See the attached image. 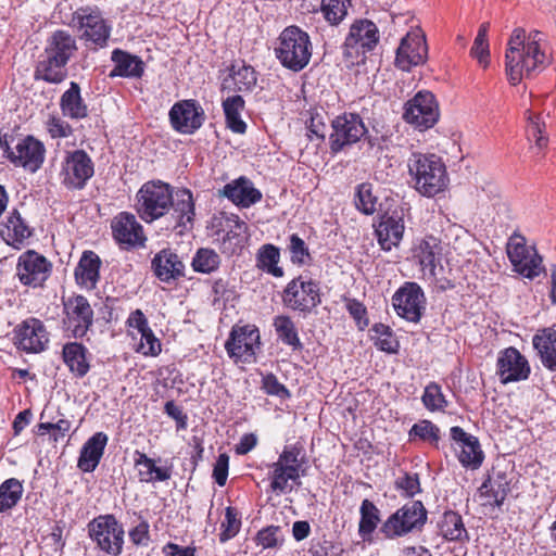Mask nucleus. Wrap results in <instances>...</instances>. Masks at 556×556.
<instances>
[{
	"label": "nucleus",
	"mask_w": 556,
	"mask_h": 556,
	"mask_svg": "<svg viewBox=\"0 0 556 556\" xmlns=\"http://www.w3.org/2000/svg\"><path fill=\"white\" fill-rule=\"evenodd\" d=\"M222 192L233 204L244 208L262 200V192L244 176L225 185Z\"/></svg>",
	"instance_id": "30"
},
{
	"label": "nucleus",
	"mask_w": 556,
	"mask_h": 556,
	"mask_svg": "<svg viewBox=\"0 0 556 556\" xmlns=\"http://www.w3.org/2000/svg\"><path fill=\"white\" fill-rule=\"evenodd\" d=\"M219 264L220 257L214 250L201 248L193 256L191 266L197 273L210 274L215 271Z\"/></svg>",
	"instance_id": "50"
},
{
	"label": "nucleus",
	"mask_w": 556,
	"mask_h": 556,
	"mask_svg": "<svg viewBox=\"0 0 556 556\" xmlns=\"http://www.w3.org/2000/svg\"><path fill=\"white\" fill-rule=\"evenodd\" d=\"M526 31L522 28H516L508 42L506 51V74L511 85H517L526 75L527 43H525Z\"/></svg>",
	"instance_id": "26"
},
{
	"label": "nucleus",
	"mask_w": 556,
	"mask_h": 556,
	"mask_svg": "<svg viewBox=\"0 0 556 556\" xmlns=\"http://www.w3.org/2000/svg\"><path fill=\"white\" fill-rule=\"evenodd\" d=\"M413 252L424 275L435 277L442 254L441 241L434 236H426L415 245Z\"/></svg>",
	"instance_id": "29"
},
{
	"label": "nucleus",
	"mask_w": 556,
	"mask_h": 556,
	"mask_svg": "<svg viewBox=\"0 0 556 556\" xmlns=\"http://www.w3.org/2000/svg\"><path fill=\"white\" fill-rule=\"evenodd\" d=\"M101 260L93 251H84L75 268L76 283L86 289L93 290L100 279Z\"/></svg>",
	"instance_id": "32"
},
{
	"label": "nucleus",
	"mask_w": 556,
	"mask_h": 556,
	"mask_svg": "<svg viewBox=\"0 0 556 556\" xmlns=\"http://www.w3.org/2000/svg\"><path fill=\"white\" fill-rule=\"evenodd\" d=\"M13 333L15 346L25 353L45 351L50 340L45 324L35 317L23 320L14 328Z\"/></svg>",
	"instance_id": "19"
},
{
	"label": "nucleus",
	"mask_w": 556,
	"mask_h": 556,
	"mask_svg": "<svg viewBox=\"0 0 556 556\" xmlns=\"http://www.w3.org/2000/svg\"><path fill=\"white\" fill-rule=\"evenodd\" d=\"M225 235L220 241L223 253L233 255L244 247L248 226L238 215L231 214L226 218Z\"/></svg>",
	"instance_id": "35"
},
{
	"label": "nucleus",
	"mask_w": 556,
	"mask_h": 556,
	"mask_svg": "<svg viewBox=\"0 0 556 556\" xmlns=\"http://www.w3.org/2000/svg\"><path fill=\"white\" fill-rule=\"evenodd\" d=\"M289 250L292 263L304 265L311 261V255L304 240L295 233L290 237Z\"/></svg>",
	"instance_id": "62"
},
{
	"label": "nucleus",
	"mask_w": 556,
	"mask_h": 556,
	"mask_svg": "<svg viewBox=\"0 0 556 556\" xmlns=\"http://www.w3.org/2000/svg\"><path fill=\"white\" fill-rule=\"evenodd\" d=\"M108 435L104 432H96L83 445L78 458V468L84 472H92L100 463L108 444Z\"/></svg>",
	"instance_id": "36"
},
{
	"label": "nucleus",
	"mask_w": 556,
	"mask_h": 556,
	"mask_svg": "<svg viewBox=\"0 0 556 556\" xmlns=\"http://www.w3.org/2000/svg\"><path fill=\"white\" fill-rule=\"evenodd\" d=\"M262 390L266 394L277 396L281 400H286L291 396V393L287 389V387L285 384L280 383L278 378L271 372L263 376Z\"/></svg>",
	"instance_id": "61"
},
{
	"label": "nucleus",
	"mask_w": 556,
	"mask_h": 556,
	"mask_svg": "<svg viewBox=\"0 0 556 556\" xmlns=\"http://www.w3.org/2000/svg\"><path fill=\"white\" fill-rule=\"evenodd\" d=\"M437 528L439 534L446 541L467 543L470 540L463 517L456 511H445L438 520Z\"/></svg>",
	"instance_id": "39"
},
{
	"label": "nucleus",
	"mask_w": 556,
	"mask_h": 556,
	"mask_svg": "<svg viewBox=\"0 0 556 556\" xmlns=\"http://www.w3.org/2000/svg\"><path fill=\"white\" fill-rule=\"evenodd\" d=\"M509 481L505 471H495L488 475V478L478 489L479 496L484 500L483 506L501 507L509 492Z\"/></svg>",
	"instance_id": "28"
},
{
	"label": "nucleus",
	"mask_w": 556,
	"mask_h": 556,
	"mask_svg": "<svg viewBox=\"0 0 556 556\" xmlns=\"http://www.w3.org/2000/svg\"><path fill=\"white\" fill-rule=\"evenodd\" d=\"M427 521V510L420 501L403 505L391 514L380 527V533L390 540L420 530Z\"/></svg>",
	"instance_id": "7"
},
{
	"label": "nucleus",
	"mask_w": 556,
	"mask_h": 556,
	"mask_svg": "<svg viewBox=\"0 0 556 556\" xmlns=\"http://www.w3.org/2000/svg\"><path fill=\"white\" fill-rule=\"evenodd\" d=\"M530 366L527 358L514 346L500 352L497 357V375L502 383L528 379Z\"/></svg>",
	"instance_id": "24"
},
{
	"label": "nucleus",
	"mask_w": 556,
	"mask_h": 556,
	"mask_svg": "<svg viewBox=\"0 0 556 556\" xmlns=\"http://www.w3.org/2000/svg\"><path fill=\"white\" fill-rule=\"evenodd\" d=\"M396 314L410 323H418L426 309V296L416 282H405L392 296Z\"/></svg>",
	"instance_id": "17"
},
{
	"label": "nucleus",
	"mask_w": 556,
	"mask_h": 556,
	"mask_svg": "<svg viewBox=\"0 0 556 556\" xmlns=\"http://www.w3.org/2000/svg\"><path fill=\"white\" fill-rule=\"evenodd\" d=\"M379 42V30L369 20H356L351 25L342 45V54L350 65L358 64L366 59V53L374 50Z\"/></svg>",
	"instance_id": "6"
},
{
	"label": "nucleus",
	"mask_w": 556,
	"mask_h": 556,
	"mask_svg": "<svg viewBox=\"0 0 556 556\" xmlns=\"http://www.w3.org/2000/svg\"><path fill=\"white\" fill-rule=\"evenodd\" d=\"M151 268L155 277L165 283H173L185 277V264L170 249H163L154 255Z\"/></svg>",
	"instance_id": "27"
},
{
	"label": "nucleus",
	"mask_w": 556,
	"mask_h": 556,
	"mask_svg": "<svg viewBox=\"0 0 556 556\" xmlns=\"http://www.w3.org/2000/svg\"><path fill=\"white\" fill-rule=\"evenodd\" d=\"M23 484L15 478H10L0 484V514L12 509L23 495Z\"/></svg>",
	"instance_id": "48"
},
{
	"label": "nucleus",
	"mask_w": 556,
	"mask_h": 556,
	"mask_svg": "<svg viewBox=\"0 0 556 556\" xmlns=\"http://www.w3.org/2000/svg\"><path fill=\"white\" fill-rule=\"evenodd\" d=\"M94 174V164L85 150L66 152L61 167V182L68 190H81Z\"/></svg>",
	"instance_id": "15"
},
{
	"label": "nucleus",
	"mask_w": 556,
	"mask_h": 556,
	"mask_svg": "<svg viewBox=\"0 0 556 556\" xmlns=\"http://www.w3.org/2000/svg\"><path fill=\"white\" fill-rule=\"evenodd\" d=\"M421 400L425 407L431 412L444 410L447 406L442 389L435 382H431L425 388Z\"/></svg>",
	"instance_id": "56"
},
{
	"label": "nucleus",
	"mask_w": 556,
	"mask_h": 556,
	"mask_svg": "<svg viewBox=\"0 0 556 556\" xmlns=\"http://www.w3.org/2000/svg\"><path fill=\"white\" fill-rule=\"evenodd\" d=\"M507 256L515 271L528 279H534L543 270V258L532 247H528L526 238L514 233L507 242Z\"/></svg>",
	"instance_id": "13"
},
{
	"label": "nucleus",
	"mask_w": 556,
	"mask_h": 556,
	"mask_svg": "<svg viewBox=\"0 0 556 556\" xmlns=\"http://www.w3.org/2000/svg\"><path fill=\"white\" fill-rule=\"evenodd\" d=\"M439 117V103L430 91H418L404 104L403 119L420 131L432 128Z\"/></svg>",
	"instance_id": "12"
},
{
	"label": "nucleus",
	"mask_w": 556,
	"mask_h": 556,
	"mask_svg": "<svg viewBox=\"0 0 556 556\" xmlns=\"http://www.w3.org/2000/svg\"><path fill=\"white\" fill-rule=\"evenodd\" d=\"M532 344L541 363L549 370H556V330L543 328L532 338Z\"/></svg>",
	"instance_id": "37"
},
{
	"label": "nucleus",
	"mask_w": 556,
	"mask_h": 556,
	"mask_svg": "<svg viewBox=\"0 0 556 556\" xmlns=\"http://www.w3.org/2000/svg\"><path fill=\"white\" fill-rule=\"evenodd\" d=\"M359 515L358 535L364 541H368L371 539L374 532L381 521V514L374 502L365 498L362 501Z\"/></svg>",
	"instance_id": "45"
},
{
	"label": "nucleus",
	"mask_w": 556,
	"mask_h": 556,
	"mask_svg": "<svg viewBox=\"0 0 556 556\" xmlns=\"http://www.w3.org/2000/svg\"><path fill=\"white\" fill-rule=\"evenodd\" d=\"M241 527V521L238 518L237 509L228 506L225 511V520L220 525L219 541L227 542L237 535Z\"/></svg>",
	"instance_id": "58"
},
{
	"label": "nucleus",
	"mask_w": 556,
	"mask_h": 556,
	"mask_svg": "<svg viewBox=\"0 0 556 556\" xmlns=\"http://www.w3.org/2000/svg\"><path fill=\"white\" fill-rule=\"evenodd\" d=\"M134 464L140 482L166 481L172 477L169 468L155 466L154 460L143 452L135 451Z\"/></svg>",
	"instance_id": "42"
},
{
	"label": "nucleus",
	"mask_w": 556,
	"mask_h": 556,
	"mask_svg": "<svg viewBox=\"0 0 556 556\" xmlns=\"http://www.w3.org/2000/svg\"><path fill=\"white\" fill-rule=\"evenodd\" d=\"M371 331L375 345L382 352L393 354L399 350V342L394 338L391 328L384 324H375Z\"/></svg>",
	"instance_id": "53"
},
{
	"label": "nucleus",
	"mask_w": 556,
	"mask_h": 556,
	"mask_svg": "<svg viewBox=\"0 0 556 556\" xmlns=\"http://www.w3.org/2000/svg\"><path fill=\"white\" fill-rule=\"evenodd\" d=\"M350 0H321L320 11L330 25H339L348 15Z\"/></svg>",
	"instance_id": "51"
},
{
	"label": "nucleus",
	"mask_w": 556,
	"mask_h": 556,
	"mask_svg": "<svg viewBox=\"0 0 556 556\" xmlns=\"http://www.w3.org/2000/svg\"><path fill=\"white\" fill-rule=\"evenodd\" d=\"M31 233V228L16 210L11 212L0 226L1 238L12 247L22 244Z\"/></svg>",
	"instance_id": "38"
},
{
	"label": "nucleus",
	"mask_w": 556,
	"mask_h": 556,
	"mask_svg": "<svg viewBox=\"0 0 556 556\" xmlns=\"http://www.w3.org/2000/svg\"><path fill=\"white\" fill-rule=\"evenodd\" d=\"M260 331L253 325L235 326L225 343L230 358L236 363H252L260 350Z\"/></svg>",
	"instance_id": "16"
},
{
	"label": "nucleus",
	"mask_w": 556,
	"mask_h": 556,
	"mask_svg": "<svg viewBox=\"0 0 556 556\" xmlns=\"http://www.w3.org/2000/svg\"><path fill=\"white\" fill-rule=\"evenodd\" d=\"M428 58L426 36L420 29L408 31L396 49L395 66L402 71H410L422 65Z\"/></svg>",
	"instance_id": "18"
},
{
	"label": "nucleus",
	"mask_w": 556,
	"mask_h": 556,
	"mask_svg": "<svg viewBox=\"0 0 556 556\" xmlns=\"http://www.w3.org/2000/svg\"><path fill=\"white\" fill-rule=\"evenodd\" d=\"M135 350L143 356H157L162 352V344L152 331L135 342Z\"/></svg>",
	"instance_id": "60"
},
{
	"label": "nucleus",
	"mask_w": 556,
	"mask_h": 556,
	"mask_svg": "<svg viewBox=\"0 0 556 556\" xmlns=\"http://www.w3.org/2000/svg\"><path fill=\"white\" fill-rule=\"evenodd\" d=\"M77 49L75 38L66 30L59 29L52 33L48 38L43 51L47 55H52L65 63H68Z\"/></svg>",
	"instance_id": "40"
},
{
	"label": "nucleus",
	"mask_w": 556,
	"mask_h": 556,
	"mask_svg": "<svg viewBox=\"0 0 556 556\" xmlns=\"http://www.w3.org/2000/svg\"><path fill=\"white\" fill-rule=\"evenodd\" d=\"M71 25L87 45L100 48L106 46L111 35V25L98 8L77 9L72 15Z\"/></svg>",
	"instance_id": "8"
},
{
	"label": "nucleus",
	"mask_w": 556,
	"mask_h": 556,
	"mask_svg": "<svg viewBox=\"0 0 556 556\" xmlns=\"http://www.w3.org/2000/svg\"><path fill=\"white\" fill-rule=\"evenodd\" d=\"M173 187L162 180L144 182L136 194V212L148 224L170 214L167 228L179 229L181 233L193 227L194 201L189 189H179L175 195Z\"/></svg>",
	"instance_id": "1"
},
{
	"label": "nucleus",
	"mask_w": 556,
	"mask_h": 556,
	"mask_svg": "<svg viewBox=\"0 0 556 556\" xmlns=\"http://www.w3.org/2000/svg\"><path fill=\"white\" fill-rule=\"evenodd\" d=\"M451 439L456 443L457 458L463 467L471 470L480 468L484 454L477 437L467 433L462 427L454 426L450 430Z\"/></svg>",
	"instance_id": "23"
},
{
	"label": "nucleus",
	"mask_w": 556,
	"mask_h": 556,
	"mask_svg": "<svg viewBox=\"0 0 556 556\" xmlns=\"http://www.w3.org/2000/svg\"><path fill=\"white\" fill-rule=\"evenodd\" d=\"M306 453L302 443L286 445L277 462L270 465V488L274 492L286 493L288 482L300 483V478L306 475L304 465Z\"/></svg>",
	"instance_id": "4"
},
{
	"label": "nucleus",
	"mask_w": 556,
	"mask_h": 556,
	"mask_svg": "<svg viewBox=\"0 0 556 556\" xmlns=\"http://www.w3.org/2000/svg\"><path fill=\"white\" fill-rule=\"evenodd\" d=\"M0 148L12 164L30 172H36L43 163L45 147L31 136L23 139L11 137L10 140L7 135L0 136Z\"/></svg>",
	"instance_id": "9"
},
{
	"label": "nucleus",
	"mask_w": 556,
	"mask_h": 556,
	"mask_svg": "<svg viewBox=\"0 0 556 556\" xmlns=\"http://www.w3.org/2000/svg\"><path fill=\"white\" fill-rule=\"evenodd\" d=\"M279 249L273 244L263 245L257 254V266L275 277H282L283 269L278 266Z\"/></svg>",
	"instance_id": "49"
},
{
	"label": "nucleus",
	"mask_w": 556,
	"mask_h": 556,
	"mask_svg": "<svg viewBox=\"0 0 556 556\" xmlns=\"http://www.w3.org/2000/svg\"><path fill=\"white\" fill-rule=\"evenodd\" d=\"M394 485L395 489L401 491L402 495L406 497H413L421 491L417 473L404 472L396 478Z\"/></svg>",
	"instance_id": "59"
},
{
	"label": "nucleus",
	"mask_w": 556,
	"mask_h": 556,
	"mask_svg": "<svg viewBox=\"0 0 556 556\" xmlns=\"http://www.w3.org/2000/svg\"><path fill=\"white\" fill-rule=\"evenodd\" d=\"M281 301L291 311L311 314L321 302L319 285L311 278L298 276L285 287Z\"/></svg>",
	"instance_id": "10"
},
{
	"label": "nucleus",
	"mask_w": 556,
	"mask_h": 556,
	"mask_svg": "<svg viewBox=\"0 0 556 556\" xmlns=\"http://www.w3.org/2000/svg\"><path fill=\"white\" fill-rule=\"evenodd\" d=\"M88 534L104 556H121L125 530L112 514L100 515L88 523Z\"/></svg>",
	"instance_id": "5"
},
{
	"label": "nucleus",
	"mask_w": 556,
	"mask_h": 556,
	"mask_svg": "<svg viewBox=\"0 0 556 556\" xmlns=\"http://www.w3.org/2000/svg\"><path fill=\"white\" fill-rule=\"evenodd\" d=\"M35 67L34 77L36 80H43L49 84H60L67 76V63L45 52Z\"/></svg>",
	"instance_id": "41"
},
{
	"label": "nucleus",
	"mask_w": 556,
	"mask_h": 556,
	"mask_svg": "<svg viewBox=\"0 0 556 556\" xmlns=\"http://www.w3.org/2000/svg\"><path fill=\"white\" fill-rule=\"evenodd\" d=\"M542 33L539 30L531 31L528 38L526 52V60L523 61V65H526V76H530L540 65L545 62V54L540 50L539 41L541 40Z\"/></svg>",
	"instance_id": "47"
},
{
	"label": "nucleus",
	"mask_w": 556,
	"mask_h": 556,
	"mask_svg": "<svg viewBox=\"0 0 556 556\" xmlns=\"http://www.w3.org/2000/svg\"><path fill=\"white\" fill-rule=\"evenodd\" d=\"M88 349L79 342H67L62 349V359L70 372L78 379L84 378L90 370Z\"/></svg>",
	"instance_id": "34"
},
{
	"label": "nucleus",
	"mask_w": 556,
	"mask_h": 556,
	"mask_svg": "<svg viewBox=\"0 0 556 556\" xmlns=\"http://www.w3.org/2000/svg\"><path fill=\"white\" fill-rule=\"evenodd\" d=\"M64 326L75 339L84 338L93 324V311L83 295L64 301Z\"/></svg>",
	"instance_id": "21"
},
{
	"label": "nucleus",
	"mask_w": 556,
	"mask_h": 556,
	"mask_svg": "<svg viewBox=\"0 0 556 556\" xmlns=\"http://www.w3.org/2000/svg\"><path fill=\"white\" fill-rule=\"evenodd\" d=\"M408 434L410 440L419 438L422 441H428L434 446H438L440 441V429L430 420H421L414 424Z\"/></svg>",
	"instance_id": "54"
},
{
	"label": "nucleus",
	"mask_w": 556,
	"mask_h": 556,
	"mask_svg": "<svg viewBox=\"0 0 556 556\" xmlns=\"http://www.w3.org/2000/svg\"><path fill=\"white\" fill-rule=\"evenodd\" d=\"M114 239L126 248L143 245L146 241L143 228L136 216L128 212H121L111 223Z\"/></svg>",
	"instance_id": "25"
},
{
	"label": "nucleus",
	"mask_w": 556,
	"mask_h": 556,
	"mask_svg": "<svg viewBox=\"0 0 556 556\" xmlns=\"http://www.w3.org/2000/svg\"><path fill=\"white\" fill-rule=\"evenodd\" d=\"M488 30L489 23H483L475 38L473 46L471 48V55L478 60L479 64L486 67L489 64V43H488Z\"/></svg>",
	"instance_id": "55"
},
{
	"label": "nucleus",
	"mask_w": 556,
	"mask_h": 556,
	"mask_svg": "<svg viewBox=\"0 0 556 556\" xmlns=\"http://www.w3.org/2000/svg\"><path fill=\"white\" fill-rule=\"evenodd\" d=\"M168 115L173 128L180 134L195 132L205 121L202 106L192 99L175 103Z\"/></svg>",
	"instance_id": "22"
},
{
	"label": "nucleus",
	"mask_w": 556,
	"mask_h": 556,
	"mask_svg": "<svg viewBox=\"0 0 556 556\" xmlns=\"http://www.w3.org/2000/svg\"><path fill=\"white\" fill-rule=\"evenodd\" d=\"M279 526H269L257 532L256 542L263 548H275L280 544Z\"/></svg>",
	"instance_id": "64"
},
{
	"label": "nucleus",
	"mask_w": 556,
	"mask_h": 556,
	"mask_svg": "<svg viewBox=\"0 0 556 556\" xmlns=\"http://www.w3.org/2000/svg\"><path fill=\"white\" fill-rule=\"evenodd\" d=\"M52 270V264L34 250L22 253L16 265V275L24 286L41 287Z\"/></svg>",
	"instance_id": "20"
},
{
	"label": "nucleus",
	"mask_w": 556,
	"mask_h": 556,
	"mask_svg": "<svg viewBox=\"0 0 556 556\" xmlns=\"http://www.w3.org/2000/svg\"><path fill=\"white\" fill-rule=\"evenodd\" d=\"M114 63L109 77L140 78L144 73V63L140 56L122 49H114L111 54Z\"/></svg>",
	"instance_id": "33"
},
{
	"label": "nucleus",
	"mask_w": 556,
	"mask_h": 556,
	"mask_svg": "<svg viewBox=\"0 0 556 556\" xmlns=\"http://www.w3.org/2000/svg\"><path fill=\"white\" fill-rule=\"evenodd\" d=\"M405 230L402 216L397 214L383 215L376 227V236L383 251H391L400 244Z\"/></svg>",
	"instance_id": "31"
},
{
	"label": "nucleus",
	"mask_w": 556,
	"mask_h": 556,
	"mask_svg": "<svg viewBox=\"0 0 556 556\" xmlns=\"http://www.w3.org/2000/svg\"><path fill=\"white\" fill-rule=\"evenodd\" d=\"M312 49L308 34L298 26H289L279 35L274 51L285 68L298 73L309 63Z\"/></svg>",
	"instance_id": "3"
},
{
	"label": "nucleus",
	"mask_w": 556,
	"mask_h": 556,
	"mask_svg": "<svg viewBox=\"0 0 556 556\" xmlns=\"http://www.w3.org/2000/svg\"><path fill=\"white\" fill-rule=\"evenodd\" d=\"M331 128L329 148L334 154L358 142L368 134L363 118L358 114L351 112L336 116L331 121Z\"/></svg>",
	"instance_id": "11"
},
{
	"label": "nucleus",
	"mask_w": 556,
	"mask_h": 556,
	"mask_svg": "<svg viewBox=\"0 0 556 556\" xmlns=\"http://www.w3.org/2000/svg\"><path fill=\"white\" fill-rule=\"evenodd\" d=\"M407 167L414 187L421 195L432 198L447 186L445 164L437 154L414 152Z\"/></svg>",
	"instance_id": "2"
},
{
	"label": "nucleus",
	"mask_w": 556,
	"mask_h": 556,
	"mask_svg": "<svg viewBox=\"0 0 556 556\" xmlns=\"http://www.w3.org/2000/svg\"><path fill=\"white\" fill-rule=\"evenodd\" d=\"M273 326L275 328L278 339L283 344L291 346L293 351H301L303 349V344L300 340L296 326L290 316H276L274 318Z\"/></svg>",
	"instance_id": "46"
},
{
	"label": "nucleus",
	"mask_w": 556,
	"mask_h": 556,
	"mask_svg": "<svg viewBox=\"0 0 556 556\" xmlns=\"http://www.w3.org/2000/svg\"><path fill=\"white\" fill-rule=\"evenodd\" d=\"M507 256L515 271L528 279H534L543 270V258L532 247H528L526 238L514 233L507 242Z\"/></svg>",
	"instance_id": "14"
},
{
	"label": "nucleus",
	"mask_w": 556,
	"mask_h": 556,
	"mask_svg": "<svg viewBox=\"0 0 556 556\" xmlns=\"http://www.w3.org/2000/svg\"><path fill=\"white\" fill-rule=\"evenodd\" d=\"M257 83V74L251 65L242 64L237 67L232 65L229 78L224 80V88H228L237 92L252 91Z\"/></svg>",
	"instance_id": "44"
},
{
	"label": "nucleus",
	"mask_w": 556,
	"mask_h": 556,
	"mask_svg": "<svg viewBox=\"0 0 556 556\" xmlns=\"http://www.w3.org/2000/svg\"><path fill=\"white\" fill-rule=\"evenodd\" d=\"M60 108L64 116L72 119H83L88 115V108L80 94L77 83L71 81L70 88L61 96Z\"/></svg>",
	"instance_id": "43"
},
{
	"label": "nucleus",
	"mask_w": 556,
	"mask_h": 556,
	"mask_svg": "<svg viewBox=\"0 0 556 556\" xmlns=\"http://www.w3.org/2000/svg\"><path fill=\"white\" fill-rule=\"evenodd\" d=\"M344 302L349 314L356 321L357 327L361 330L365 329L369 324L366 306L356 299L344 298Z\"/></svg>",
	"instance_id": "63"
},
{
	"label": "nucleus",
	"mask_w": 556,
	"mask_h": 556,
	"mask_svg": "<svg viewBox=\"0 0 556 556\" xmlns=\"http://www.w3.org/2000/svg\"><path fill=\"white\" fill-rule=\"evenodd\" d=\"M545 124L541 122L539 115L528 116L527 137L530 141H534L535 148L542 151L547 147L548 138L544 135Z\"/></svg>",
	"instance_id": "57"
},
{
	"label": "nucleus",
	"mask_w": 556,
	"mask_h": 556,
	"mask_svg": "<svg viewBox=\"0 0 556 556\" xmlns=\"http://www.w3.org/2000/svg\"><path fill=\"white\" fill-rule=\"evenodd\" d=\"M377 197L374 195L372 185L369 182L359 184L356 187L354 195L355 207L365 215H371L376 212Z\"/></svg>",
	"instance_id": "52"
}]
</instances>
